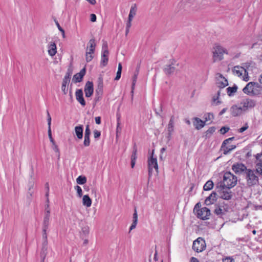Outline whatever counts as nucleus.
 Segmentation results:
<instances>
[{
    "label": "nucleus",
    "instance_id": "41",
    "mask_svg": "<svg viewBox=\"0 0 262 262\" xmlns=\"http://www.w3.org/2000/svg\"><path fill=\"white\" fill-rule=\"evenodd\" d=\"M256 165L258 167L255 170L254 172L255 173L262 175V160H259V162H258Z\"/></svg>",
    "mask_w": 262,
    "mask_h": 262
},
{
    "label": "nucleus",
    "instance_id": "27",
    "mask_svg": "<svg viewBox=\"0 0 262 262\" xmlns=\"http://www.w3.org/2000/svg\"><path fill=\"white\" fill-rule=\"evenodd\" d=\"M226 189V186H225V183L223 182V180L219 182L215 186V190L216 192H217L219 193H221L222 191Z\"/></svg>",
    "mask_w": 262,
    "mask_h": 262
},
{
    "label": "nucleus",
    "instance_id": "40",
    "mask_svg": "<svg viewBox=\"0 0 262 262\" xmlns=\"http://www.w3.org/2000/svg\"><path fill=\"white\" fill-rule=\"evenodd\" d=\"M203 210L205 213L204 215V220H207L209 219V216L211 215V212L210 209L206 207H203Z\"/></svg>",
    "mask_w": 262,
    "mask_h": 262
},
{
    "label": "nucleus",
    "instance_id": "51",
    "mask_svg": "<svg viewBox=\"0 0 262 262\" xmlns=\"http://www.w3.org/2000/svg\"><path fill=\"white\" fill-rule=\"evenodd\" d=\"M33 185H34L33 183H31V182L29 183L28 194H30V196H32V194L33 193V191L32 190Z\"/></svg>",
    "mask_w": 262,
    "mask_h": 262
},
{
    "label": "nucleus",
    "instance_id": "7",
    "mask_svg": "<svg viewBox=\"0 0 262 262\" xmlns=\"http://www.w3.org/2000/svg\"><path fill=\"white\" fill-rule=\"evenodd\" d=\"M232 170L236 174H241L243 173H246L248 169L247 166L242 163H235L232 165Z\"/></svg>",
    "mask_w": 262,
    "mask_h": 262
},
{
    "label": "nucleus",
    "instance_id": "6",
    "mask_svg": "<svg viewBox=\"0 0 262 262\" xmlns=\"http://www.w3.org/2000/svg\"><path fill=\"white\" fill-rule=\"evenodd\" d=\"M206 243L202 237H199L193 241L192 249L197 253L203 251L206 248Z\"/></svg>",
    "mask_w": 262,
    "mask_h": 262
},
{
    "label": "nucleus",
    "instance_id": "62",
    "mask_svg": "<svg viewBox=\"0 0 262 262\" xmlns=\"http://www.w3.org/2000/svg\"><path fill=\"white\" fill-rule=\"evenodd\" d=\"M243 80L245 81H248L249 80L248 72L246 70L244 71V76L243 77Z\"/></svg>",
    "mask_w": 262,
    "mask_h": 262
},
{
    "label": "nucleus",
    "instance_id": "1",
    "mask_svg": "<svg viewBox=\"0 0 262 262\" xmlns=\"http://www.w3.org/2000/svg\"><path fill=\"white\" fill-rule=\"evenodd\" d=\"M222 172L224 173L223 182L225 183L226 189H230L234 187L237 184V179L236 176L230 171H223Z\"/></svg>",
    "mask_w": 262,
    "mask_h": 262
},
{
    "label": "nucleus",
    "instance_id": "37",
    "mask_svg": "<svg viewBox=\"0 0 262 262\" xmlns=\"http://www.w3.org/2000/svg\"><path fill=\"white\" fill-rule=\"evenodd\" d=\"M205 213L203 210V208L201 209H196V211L194 212L196 217L198 219L204 220V215H203V213Z\"/></svg>",
    "mask_w": 262,
    "mask_h": 262
},
{
    "label": "nucleus",
    "instance_id": "16",
    "mask_svg": "<svg viewBox=\"0 0 262 262\" xmlns=\"http://www.w3.org/2000/svg\"><path fill=\"white\" fill-rule=\"evenodd\" d=\"M192 120L193 126L197 130H200L205 125V121H203L202 119L198 117L193 118Z\"/></svg>",
    "mask_w": 262,
    "mask_h": 262
},
{
    "label": "nucleus",
    "instance_id": "61",
    "mask_svg": "<svg viewBox=\"0 0 262 262\" xmlns=\"http://www.w3.org/2000/svg\"><path fill=\"white\" fill-rule=\"evenodd\" d=\"M85 56V60L87 62H90L94 58V56H93L92 54H87L86 53Z\"/></svg>",
    "mask_w": 262,
    "mask_h": 262
},
{
    "label": "nucleus",
    "instance_id": "22",
    "mask_svg": "<svg viewBox=\"0 0 262 262\" xmlns=\"http://www.w3.org/2000/svg\"><path fill=\"white\" fill-rule=\"evenodd\" d=\"M216 130V127L215 126H211L209 127L208 130L204 133L202 137L204 138L205 140L209 139L212 134L215 132Z\"/></svg>",
    "mask_w": 262,
    "mask_h": 262
},
{
    "label": "nucleus",
    "instance_id": "48",
    "mask_svg": "<svg viewBox=\"0 0 262 262\" xmlns=\"http://www.w3.org/2000/svg\"><path fill=\"white\" fill-rule=\"evenodd\" d=\"M55 24H56L58 30L62 33V36L63 38H65L66 35H65V31H64V29L60 26L58 21L55 20Z\"/></svg>",
    "mask_w": 262,
    "mask_h": 262
},
{
    "label": "nucleus",
    "instance_id": "24",
    "mask_svg": "<svg viewBox=\"0 0 262 262\" xmlns=\"http://www.w3.org/2000/svg\"><path fill=\"white\" fill-rule=\"evenodd\" d=\"M92 201L88 194L84 195L82 198V204L86 207H90L92 205Z\"/></svg>",
    "mask_w": 262,
    "mask_h": 262
},
{
    "label": "nucleus",
    "instance_id": "17",
    "mask_svg": "<svg viewBox=\"0 0 262 262\" xmlns=\"http://www.w3.org/2000/svg\"><path fill=\"white\" fill-rule=\"evenodd\" d=\"M133 152L131 156L130 166L132 168L135 167L136 161L137 158V147L135 142L133 145Z\"/></svg>",
    "mask_w": 262,
    "mask_h": 262
},
{
    "label": "nucleus",
    "instance_id": "21",
    "mask_svg": "<svg viewBox=\"0 0 262 262\" xmlns=\"http://www.w3.org/2000/svg\"><path fill=\"white\" fill-rule=\"evenodd\" d=\"M219 194H220L219 197L223 200H230L232 198L231 191H228L227 190H223Z\"/></svg>",
    "mask_w": 262,
    "mask_h": 262
},
{
    "label": "nucleus",
    "instance_id": "63",
    "mask_svg": "<svg viewBox=\"0 0 262 262\" xmlns=\"http://www.w3.org/2000/svg\"><path fill=\"white\" fill-rule=\"evenodd\" d=\"M45 189H46V190L45 196H46V197H48L49 195V190H50V188H49V183L48 182H47L46 183V184H45Z\"/></svg>",
    "mask_w": 262,
    "mask_h": 262
},
{
    "label": "nucleus",
    "instance_id": "3",
    "mask_svg": "<svg viewBox=\"0 0 262 262\" xmlns=\"http://www.w3.org/2000/svg\"><path fill=\"white\" fill-rule=\"evenodd\" d=\"M255 170L248 169L246 173V179L247 184L249 186H252L258 184V177L254 172Z\"/></svg>",
    "mask_w": 262,
    "mask_h": 262
},
{
    "label": "nucleus",
    "instance_id": "58",
    "mask_svg": "<svg viewBox=\"0 0 262 262\" xmlns=\"http://www.w3.org/2000/svg\"><path fill=\"white\" fill-rule=\"evenodd\" d=\"M223 262H235V260L232 257H226L223 259Z\"/></svg>",
    "mask_w": 262,
    "mask_h": 262
},
{
    "label": "nucleus",
    "instance_id": "19",
    "mask_svg": "<svg viewBox=\"0 0 262 262\" xmlns=\"http://www.w3.org/2000/svg\"><path fill=\"white\" fill-rule=\"evenodd\" d=\"M176 70V68L171 64H166L163 70L167 76H170L172 75Z\"/></svg>",
    "mask_w": 262,
    "mask_h": 262
},
{
    "label": "nucleus",
    "instance_id": "20",
    "mask_svg": "<svg viewBox=\"0 0 262 262\" xmlns=\"http://www.w3.org/2000/svg\"><path fill=\"white\" fill-rule=\"evenodd\" d=\"M243 104L244 110H246L249 107H254L256 104V101L250 99H246Z\"/></svg>",
    "mask_w": 262,
    "mask_h": 262
},
{
    "label": "nucleus",
    "instance_id": "52",
    "mask_svg": "<svg viewBox=\"0 0 262 262\" xmlns=\"http://www.w3.org/2000/svg\"><path fill=\"white\" fill-rule=\"evenodd\" d=\"M89 43L90 44V49H93L94 50H95L96 43L95 39H91Z\"/></svg>",
    "mask_w": 262,
    "mask_h": 262
},
{
    "label": "nucleus",
    "instance_id": "11",
    "mask_svg": "<svg viewBox=\"0 0 262 262\" xmlns=\"http://www.w3.org/2000/svg\"><path fill=\"white\" fill-rule=\"evenodd\" d=\"M86 72V69L85 67L82 68L79 73L75 74L72 78V81L75 83L81 82L83 79Z\"/></svg>",
    "mask_w": 262,
    "mask_h": 262
},
{
    "label": "nucleus",
    "instance_id": "10",
    "mask_svg": "<svg viewBox=\"0 0 262 262\" xmlns=\"http://www.w3.org/2000/svg\"><path fill=\"white\" fill-rule=\"evenodd\" d=\"M174 117L172 115L171 116L167 125V133L166 135L167 141H169L171 139L172 134L174 131Z\"/></svg>",
    "mask_w": 262,
    "mask_h": 262
},
{
    "label": "nucleus",
    "instance_id": "47",
    "mask_svg": "<svg viewBox=\"0 0 262 262\" xmlns=\"http://www.w3.org/2000/svg\"><path fill=\"white\" fill-rule=\"evenodd\" d=\"M74 188L76 190L77 196L79 198H81L82 196V190L81 188L79 186L76 185L74 187Z\"/></svg>",
    "mask_w": 262,
    "mask_h": 262
},
{
    "label": "nucleus",
    "instance_id": "42",
    "mask_svg": "<svg viewBox=\"0 0 262 262\" xmlns=\"http://www.w3.org/2000/svg\"><path fill=\"white\" fill-rule=\"evenodd\" d=\"M236 147L235 145H232L230 146V148H228V147H226V148L223 149V154L224 155H227L231 151L234 149Z\"/></svg>",
    "mask_w": 262,
    "mask_h": 262
},
{
    "label": "nucleus",
    "instance_id": "64",
    "mask_svg": "<svg viewBox=\"0 0 262 262\" xmlns=\"http://www.w3.org/2000/svg\"><path fill=\"white\" fill-rule=\"evenodd\" d=\"M229 143V141L228 140V139L225 140L222 144V145H221V149H225L226 148V147H227V144H228Z\"/></svg>",
    "mask_w": 262,
    "mask_h": 262
},
{
    "label": "nucleus",
    "instance_id": "26",
    "mask_svg": "<svg viewBox=\"0 0 262 262\" xmlns=\"http://www.w3.org/2000/svg\"><path fill=\"white\" fill-rule=\"evenodd\" d=\"M119 107L118 108V111L117 112L116 117H117V127H116V133L121 134L122 128L120 127V119H121V114L119 112Z\"/></svg>",
    "mask_w": 262,
    "mask_h": 262
},
{
    "label": "nucleus",
    "instance_id": "56",
    "mask_svg": "<svg viewBox=\"0 0 262 262\" xmlns=\"http://www.w3.org/2000/svg\"><path fill=\"white\" fill-rule=\"evenodd\" d=\"M42 245H48V234H42Z\"/></svg>",
    "mask_w": 262,
    "mask_h": 262
},
{
    "label": "nucleus",
    "instance_id": "54",
    "mask_svg": "<svg viewBox=\"0 0 262 262\" xmlns=\"http://www.w3.org/2000/svg\"><path fill=\"white\" fill-rule=\"evenodd\" d=\"M249 126L247 123H246L243 126L238 129V132L243 133L248 128Z\"/></svg>",
    "mask_w": 262,
    "mask_h": 262
},
{
    "label": "nucleus",
    "instance_id": "29",
    "mask_svg": "<svg viewBox=\"0 0 262 262\" xmlns=\"http://www.w3.org/2000/svg\"><path fill=\"white\" fill-rule=\"evenodd\" d=\"M214 183L211 180L207 181L203 186L204 191H209L213 189Z\"/></svg>",
    "mask_w": 262,
    "mask_h": 262
},
{
    "label": "nucleus",
    "instance_id": "12",
    "mask_svg": "<svg viewBox=\"0 0 262 262\" xmlns=\"http://www.w3.org/2000/svg\"><path fill=\"white\" fill-rule=\"evenodd\" d=\"M217 200V194L215 191H213L205 200L204 204L206 206L213 204Z\"/></svg>",
    "mask_w": 262,
    "mask_h": 262
},
{
    "label": "nucleus",
    "instance_id": "31",
    "mask_svg": "<svg viewBox=\"0 0 262 262\" xmlns=\"http://www.w3.org/2000/svg\"><path fill=\"white\" fill-rule=\"evenodd\" d=\"M48 253V245H42L40 253V258L45 259Z\"/></svg>",
    "mask_w": 262,
    "mask_h": 262
},
{
    "label": "nucleus",
    "instance_id": "15",
    "mask_svg": "<svg viewBox=\"0 0 262 262\" xmlns=\"http://www.w3.org/2000/svg\"><path fill=\"white\" fill-rule=\"evenodd\" d=\"M91 131L90 129L89 124H87L85 126V129L84 136L83 145L85 147H88L90 145V136Z\"/></svg>",
    "mask_w": 262,
    "mask_h": 262
},
{
    "label": "nucleus",
    "instance_id": "55",
    "mask_svg": "<svg viewBox=\"0 0 262 262\" xmlns=\"http://www.w3.org/2000/svg\"><path fill=\"white\" fill-rule=\"evenodd\" d=\"M137 12V7L136 4H134V6H132L130 8L129 14H132L134 15H136Z\"/></svg>",
    "mask_w": 262,
    "mask_h": 262
},
{
    "label": "nucleus",
    "instance_id": "28",
    "mask_svg": "<svg viewBox=\"0 0 262 262\" xmlns=\"http://www.w3.org/2000/svg\"><path fill=\"white\" fill-rule=\"evenodd\" d=\"M138 75V74L134 73V76L133 77V81H132V87H131V92H130L132 101L133 100V98H134V91L135 89V86L136 82L137 81Z\"/></svg>",
    "mask_w": 262,
    "mask_h": 262
},
{
    "label": "nucleus",
    "instance_id": "50",
    "mask_svg": "<svg viewBox=\"0 0 262 262\" xmlns=\"http://www.w3.org/2000/svg\"><path fill=\"white\" fill-rule=\"evenodd\" d=\"M94 136L96 141L98 140L101 136V132L98 130L95 129L94 130Z\"/></svg>",
    "mask_w": 262,
    "mask_h": 262
},
{
    "label": "nucleus",
    "instance_id": "2",
    "mask_svg": "<svg viewBox=\"0 0 262 262\" xmlns=\"http://www.w3.org/2000/svg\"><path fill=\"white\" fill-rule=\"evenodd\" d=\"M103 95V78L101 75H100L97 79V85L95 90V101H100Z\"/></svg>",
    "mask_w": 262,
    "mask_h": 262
},
{
    "label": "nucleus",
    "instance_id": "57",
    "mask_svg": "<svg viewBox=\"0 0 262 262\" xmlns=\"http://www.w3.org/2000/svg\"><path fill=\"white\" fill-rule=\"evenodd\" d=\"M138 222V214L136 207L134 208V212L133 213V221Z\"/></svg>",
    "mask_w": 262,
    "mask_h": 262
},
{
    "label": "nucleus",
    "instance_id": "44",
    "mask_svg": "<svg viewBox=\"0 0 262 262\" xmlns=\"http://www.w3.org/2000/svg\"><path fill=\"white\" fill-rule=\"evenodd\" d=\"M213 118H214L213 114L212 113H208L204 115L205 120L204 121H205V123H206L207 121L211 120V119H213Z\"/></svg>",
    "mask_w": 262,
    "mask_h": 262
},
{
    "label": "nucleus",
    "instance_id": "34",
    "mask_svg": "<svg viewBox=\"0 0 262 262\" xmlns=\"http://www.w3.org/2000/svg\"><path fill=\"white\" fill-rule=\"evenodd\" d=\"M51 117L49 114V112L48 111H47V121H48V136L52 135V131H51Z\"/></svg>",
    "mask_w": 262,
    "mask_h": 262
},
{
    "label": "nucleus",
    "instance_id": "38",
    "mask_svg": "<svg viewBox=\"0 0 262 262\" xmlns=\"http://www.w3.org/2000/svg\"><path fill=\"white\" fill-rule=\"evenodd\" d=\"M72 73H73L72 69L71 68H69L67 70L66 75L63 78V79L67 80L69 81H70Z\"/></svg>",
    "mask_w": 262,
    "mask_h": 262
},
{
    "label": "nucleus",
    "instance_id": "33",
    "mask_svg": "<svg viewBox=\"0 0 262 262\" xmlns=\"http://www.w3.org/2000/svg\"><path fill=\"white\" fill-rule=\"evenodd\" d=\"M70 81L63 79L62 85H61V91L63 94L66 95L68 92V87L67 88V85H69Z\"/></svg>",
    "mask_w": 262,
    "mask_h": 262
},
{
    "label": "nucleus",
    "instance_id": "32",
    "mask_svg": "<svg viewBox=\"0 0 262 262\" xmlns=\"http://www.w3.org/2000/svg\"><path fill=\"white\" fill-rule=\"evenodd\" d=\"M90 232L89 227L88 226H85L82 228L81 232H80V237L82 239H84L86 237Z\"/></svg>",
    "mask_w": 262,
    "mask_h": 262
},
{
    "label": "nucleus",
    "instance_id": "4",
    "mask_svg": "<svg viewBox=\"0 0 262 262\" xmlns=\"http://www.w3.org/2000/svg\"><path fill=\"white\" fill-rule=\"evenodd\" d=\"M108 55L109 51L108 50L107 42L106 41H103L102 47L100 62V66L101 67H105L107 64L108 61Z\"/></svg>",
    "mask_w": 262,
    "mask_h": 262
},
{
    "label": "nucleus",
    "instance_id": "14",
    "mask_svg": "<svg viewBox=\"0 0 262 262\" xmlns=\"http://www.w3.org/2000/svg\"><path fill=\"white\" fill-rule=\"evenodd\" d=\"M75 96L77 101L83 107L86 105V102L83 97V92L82 89H77L75 92Z\"/></svg>",
    "mask_w": 262,
    "mask_h": 262
},
{
    "label": "nucleus",
    "instance_id": "18",
    "mask_svg": "<svg viewBox=\"0 0 262 262\" xmlns=\"http://www.w3.org/2000/svg\"><path fill=\"white\" fill-rule=\"evenodd\" d=\"M75 136L79 140H81L83 136V126L82 125H78L76 126L74 128Z\"/></svg>",
    "mask_w": 262,
    "mask_h": 262
},
{
    "label": "nucleus",
    "instance_id": "60",
    "mask_svg": "<svg viewBox=\"0 0 262 262\" xmlns=\"http://www.w3.org/2000/svg\"><path fill=\"white\" fill-rule=\"evenodd\" d=\"M153 168L148 167V181H149L152 175ZM149 182H148V183Z\"/></svg>",
    "mask_w": 262,
    "mask_h": 262
},
{
    "label": "nucleus",
    "instance_id": "53",
    "mask_svg": "<svg viewBox=\"0 0 262 262\" xmlns=\"http://www.w3.org/2000/svg\"><path fill=\"white\" fill-rule=\"evenodd\" d=\"M253 83H254L255 84H257L251 85V86H249V90L250 91H253L254 92H255L254 91V89L255 88H260V85H259V84L257 82H253ZM254 93V92H253V93Z\"/></svg>",
    "mask_w": 262,
    "mask_h": 262
},
{
    "label": "nucleus",
    "instance_id": "49",
    "mask_svg": "<svg viewBox=\"0 0 262 262\" xmlns=\"http://www.w3.org/2000/svg\"><path fill=\"white\" fill-rule=\"evenodd\" d=\"M236 69H241V67L239 66H236L234 67L233 69V72L234 73H236L239 77L242 76V72H241L238 70H236Z\"/></svg>",
    "mask_w": 262,
    "mask_h": 262
},
{
    "label": "nucleus",
    "instance_id": "9",
    "mask_svg": "<svg viewBox=\"0 0 262 262\" xmlns=\"http://www.w3.org/2000/svg\"><path fill=\"white\" fill-rule=\"evenodd\" d=\"M84 92L85 96L87 98L91 97L94 94V84L93 81H88L84 85Z\"/></svg>",
    "mask_w": 262,
    "mask_h": 262
},
{
    "label": "nucleus",
    "instance_id": "45",
    "mask_svg": "<svg viewBox=\"0 0 262 262\" xmlns=\"http://www.w3.org/2000/svg\"><path fill=\"white\" fill-rule=\"evenodd\" d=\"M52 148L54 150V151L56 153H57V159L59 160L60 158V150L56 143H55V144H52Z\"/></svg>",
    "mask_w": 262,
    "mask_h": 262
},
{
    "label": "nucleus",
    "instance_id": "36",
    "mask_svg": "<svg viewBox=\"0 0 262 262\" xmlns=\"http://www.w3.org/2000/svg\"><path fill=\"white\" fill-rule=\"evenodd\" d=\"M220 77L221 78L224 79L225 81H226V83H224L223 81H220L218 83V86L220 89H223V88H225L226 86H227V85H228V84H229L228 82L227 79L226 78H225L222 74H220Z\"/></svg>",
    "mask_w": 262,
    "mask_h": 262
},
{
    "label": "nucleus",
    "instance_id": "13",
    "mask_svg": "<svg viewBox=\"0 0 262 262\" xmlns=\"http://www.w3.org/2000/svg\"><path fill=\"white\" fill-rule=\"evenodd\" d=\"M244 110L243 107H238L236 104L233 105L230 108V112L232 117H237L243 114Z\"/></svg>",
    "mask_w": 262,
    "mask_h": 262
},
{
    "label": "nucleus",
    "instance_id": "23",
    "mask_svg": "<svg viewBox=\"0 0 262 262\" xmlns=\"http://www.w3.org/2000/svg\"><path fill=\"white\" fill-rule=\"evenodd\" d=\"M57 53V47L55 42H51L48 47V53L51 56H54Z\"/></svg>",
    "mask_w": 262,
    "mask_h": 262
},
{
    "label": "nucleus",
    "instance_id": "59",
    "mask_svg": "<svg viewBox=\"0 0 262 262\" xmlns=\"http://www.w3.org/2000/svg\"><path fill=\"white\" fill-rule=\"evenodd\" d=\"M50 214L49 212L47 211V212H45V216L43 217V221H50Z\"/></svg>",
    "mask_w": 262,
    "mask_h": 262
},
{
    "label": "nucleus",
    "instance_id": "8",
    "mask_svg": "<svg viewBox=\"0 0 262 262\" xmlns=\"http://www.w3.org/2000/svg\"><path fill=\"white\" fill-rule=\"evenodd\" d=\"M154 150H152L151 155L148 157V167L155 168L156 171L158 172V164L157 157H154Z\"/></svg>",
    "mask_w": 262,
    "mask_h": 262
},
{
    "label": "nucleus",
    "instance_id": "5",
    "mask_svg": "<svg viewBox=\"0 0 262 262\" xmlns=\"http://www.w3.org/2000/svg\"><path fill=\"white\" fill-rule=\"evenodd\" d=\"M228 54L226 49H224L221 46H216L215 50L213 51V62H215L216 60L221 61L223 59V54Z\"/></svg>",
    "mask_w": 262,
    "mask_h": 262
},
{
    "label": "nucleus",
    "instance_id": "46",
    "mask_svg": "<svg viewBox=\"0 0 262 262\" xmlns=\"http://www.w3.org/2000/svg\"><path fill=\"white\" fill-rule=\"evenodd\" d=\"M230 130V127L227 126H222L219 130L220 133L222 135H225Z\"/></svg>",
    "mask_w": 262,
    "mask_h": 262
},
{
    "label": "nucleus",
    "instance_id": "35",
    "mask_svg": "<svg viewBox=\"0 0 262 262\" xmlns=\"http://www.w3.org/2000/svg\"><path fill=\"white\" fill-rule=\"evenodd\" d=\"M87 181L86 177L84 176H79L76 179V182L78 185H84Z\"/></svg>",
    "mask_w": 262,
    "mask_h": 262
},
{
    "label": "nucleus",
    "instance_id": "39",
    "mask_svg": "<svg viewBox=\"0 0 262 262\" xmlns=\"http://www.w3.org/2000/svg\"><path fill=\"white\" fill-rule=\"evenodd\" d=\"M215 209L214 211V213L217 215H222L224 214V212L223 211V210L221 209V207L219 204H215Z\"/></svg>",
    "mask_w": 262,
    "mask_h": 262
},
{
    "label": "nucleus",
    "instance_id": "43",
    "mask_svg": "<svg viewBox=\"0 0 262 262\" xmlns=\"http://www.w3.org/2000/svg\"><path fill=\"white\" fill-rule=\"evenodd\" d=\"M252 63V61L243 63L242 66H241V69H243L244 71L246 70L247 71H248Z\"/></svg>",
    "mask_w": 262,
    "mask_h": 262
},
{
    "label": "nucleus",
    "instance_id": "30",
    "mask_svg": "<svg viewBox=\"0 0 262 262\" xmlns=\"http://www.w3.org/2000/svg\"><path fill=\"white\" fill-rule=\"evenodd\" d=\"M255 84L253 82H250L247 84V85L243 88V92L248 95L251 96V94H253V91H250L249 87L251 86V85Z\"/></svg>",
    "mask_w": 262,
    "mask_h": 262
},
{
    "label": "nucleus",
    "instance_id": "25",
    "mask_svg": "<svg viewBox=\"0 0 262 262\" xmlns=\"http://www.w3.org/2000/svg\"><path fill=\"white\" fill-rule=\"evenodd\" d=\"M238 86L234 84L232 86H229L227 88V93L229 97L232 96L237 92Z\"/></svg>",
    "mask_w": 262,
    "mask_h": 262
}]
</instances>
